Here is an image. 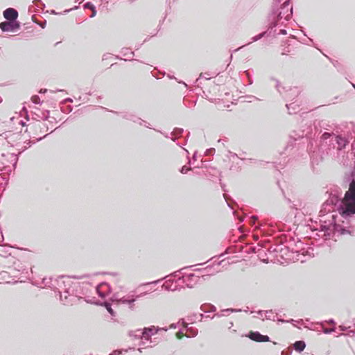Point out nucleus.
Listing matches in <instances>:
<instances>
[{
  "label": "nucleus",
  "mask_w": 355,
  "mask_h": 355,
  "mask_svg": "<svg viewBox=\"0 0 355 355\" xmlns=\"http://www.w3.org/2000/svg\"><path fill=\"white\" fill-rule=\"evenodd\" d=\"M329 198L323 205L320 212L326 211V207L335 206L340 216L344 218H348L355 214V180H353L349 186L348 191L343 197V191L338 186H332L329 191Z\"/></svg>",
  "instance_id": "f257e3e1"
},
{
  "label": "nucleus",
  "mask_w": 355,
  "mask_h": 355,
  "mask_svg": "<svg viewBox=\"0 0 355 355\" xmlns=\"http://www.w3.org/2000/svg\"><path fill=\"white\" fill-rule=\"evenodd\" d=\"M275 10L273 8L272 17V21L270 24V28L279 24H283L284 21H288L293 15V6L291 4H281L277 6Z\"/></svg>",
  "instance_id": "f03ea898"
},
{
  "label": "nucleus",
  "mask_w": 355,
  "mask_h": 355,
  "mask_svg": "<svg viewBox=\"0 0 355 355\" xmlns=\"http://www.w3.org/2000/svg\"><path fill=\"white\" fill-rule=\"evenodd\" d=\"M149 291H145L139 294H135V291H132L126 295H121L119 293H114L112 297L113 302H116L118 304H125L133 311L135 309V302L137 299L145 296Z\"/></svg>",
  "instance_id": "7ed1b4c3"
},
{
  "label": "nucleus",
  "mask_w": 355,
  "mask_h": 355,
  "mask_svg": "<svg viewBox=\"0 0 355 355\" xmlns=\"http://www.w3.org/2000/svg\"><path fill=\"white\" fill-rule=\"evenodd\" d=\"M18 161L17 155L13 153H2L0 155V170L5 173H10L13 171Z\"/></svg>",
  "instance_id": "20e7f679"
},
{
  "label": "nucleus",
  "mask_w": 355,
  "mask_h": 355,
  "mask_svg": "<svg viewBox=\"0 0 355 355\" xmlns=\"http://www.w3.org/2000/svg\"><path fill=\"white\" fill-rule=\"evenodd\" d=\"M276 83L275 87L278 90V92L283 95V92H284V97L286 98V100H293L295 97H297L301 92L300 89L297 87H294L293 88H289L288 89H286V87H282L280 85V83L277 80H275Z\"/></svg>",
  "instance_id": "39448f33"
},
{
  "label": "nucleus",
  "mask_w": 355,
  "mask_h": 355,
  "mask_svg": "<svg viewBox=\"0 0 355 355\" xmlns=\"http://www.w3.org/2000/svg\"><path fill=\"white\" fill-rule=\"evenodd\" d=\"M348 144V141L345 137H343L340 135L333 136L331 137V144L332 149L331 148H329V151H327V154H332V150L336 149L337 151H341L343 149L345 148L347 144Z\"/></svg>",
  "instance_id": "423d86ee"
},
{
  "label": "nucleus",
  "mask_w": 355,
  "mask_h": 355,
  "mask_svg": "<svg viewBox=\"0 0 355 355\" xmlns=\"http://www.w3.org/2000/svg\"><path fill=\"white\" fill-rule=\"evenodd\" d=\"M321 230L322 231L327 232L329 234L331 232H338L340 234H345L349 232L348 230L342 227L340 225H337L336 223L334 224L331 223L329 226L321 225Z\"/></svg>",
  "instance_id": "0eeeda50"
},
{
  "label": "nucleus",
  "mask_w": 355,
  "mask_h": 355,
  "mask_svg": "<svg viewBox=\"0 0 355 355\" xmlns=\"http://www.w3.org/2000/svg\"><path fill=\"white\" fill-rule=\"evenodd\" d=\"M19 22L18 21H8L0 24V28L3 32L14 31L19 28Z\"/></svg>",
  "instance_id": "6e6552de"
},
{
  "label": "nucleus",
  "mask_w": 355,
  "mask_h": 355,
  "mask_svg": "<svg viewBox=\"0 0 355 355\" xmlns=\"http://www.w3.org/2000/svg\"><path fill=\"white\" fill-rule=\"evenodd\" d=\"M161 330L167 331V328L166 327L159 328V327H156L155 326L145 327L144 329V340H147V341L150 340L152 336L155 335L159 331H161Z\"/></svg>",
  "instance_id": "1a4fd4ad"
},
{
  "label": "nucleus",
  "mask_w": 355,
  "mask_h": 355,
  "mask_svg": "<svg viewBox=\"0 0 355 355\" xmlns=\"http://www.w3.org/2000/svg\"><path fill=\"white\" fill-rule=\"evenodd\" d=\"M199 276H196L193 273L189 274L182 277V281L189 288H192L198 282Z\"/></svg>",
  "instance_id": "9d476101"
},
{
  "label": "nucleus",
  "mask_w": 355,
  "mask_h": 355,
  "mask_svg": "<svg viewBox=\"0 0 355 355\" xmlns=\"http://www.w3.org/2000/svg\"><path fill=\"white\" fill-rule=\"evenodd\" d=\"M121 117L123 119L132 121L135 123H138L141 125H145L147 128H150L146 121L142 120L141 119L137 117L136 115H135L132 113L130 112H123L122 113Z\"/></svg>",
  "instance_id": "9b49d317"
},
{
  "label": "nucleus",
  "mask_w": 355,
  "mask_h": 355,
  "mask_svg": "<svg viewBox=\"0 0 355 355\" xmlns=\"http://www.w3.org/2000/svg\"><path fill=\"white\" fill-rule=\"evenodd\" d=\"M3 17L8 21H17L16 19L18 17V12L15 9L9 8L3 11Z\"/></svg>",
  "instance_id": "f8f14e48"
},
{
  "label": "nucleus",
  "mask_w": 355,
  "mask_h": 355,
  "mask_svg": "<svg viewBox=\"0 0 355 355\" xmlns=\"http://www.w3.org/2000/svg\"><path fill=\"white\" fill-rule=\"evenodd\" d=\"M257 228L264 235H272L275 232V227L272 225H260Z\"/></svg>",
  "instance_id": "ddd939ff"
},
{
  "label": "nucleus",
  "mask_w": 355,
  "mask_h": 355,
  "mask_svg": "<svg viewBox=\"0 0 355 355\" xmlns=\"http://www.w3.org/2000/svg\"><path fill=\"white\" fill-rule=\"evenodd\" d=\"M51 278L44 277L41 281L35 280L33 284L40 288L51 287Z\"/></svg>",
  "instance_id": "4468645a"
},
{
  "label": "nucleus",
  "mask_w": 355,
  "mask_h": 355,
  "mask_svg": "<svg viewBox=\"0 0 355 355\" xmlns=\"http://www.w3.org/2000/svg\"><path fill=\"white\" fill-rule=\"evenodd\" d=\"M265 318L266 320H270L272 321H275L276 320H277L279 322H288V320H284L283 319H277V314L275 313L272 310H268L265 311Z\"/></svg>",
  "instance_id": "2eb2a0df"
},
{
  "label": "nucleus",
  "mask_w": 355,
  "mask_h": 355,
  "mask_svg": "<svg viewBox=\"0 0 355 355\" xmlns=\"http://www.w3.org/2000/svg\"><path fill=\"white\" fill-rule=\"evenodd\" d=\"M286 106L287 107L289 114H296L297 112L300 111V105L296 102H293L289 104H286Z\"/></svg>",
  "instance_id": "dca6fc26"
},
{
  "label": "nucleus",
  "mask_w": 355,
  "mask_h": 355,
  "mask_svg": "<svg viewBox=\"0 0 355 355\" xmlns=\"http://www.w3.org/2000/svg\"><path fill=\"white\" fill-rule=\"evenodd\" d=\"M129 336L135 339L144 340V331L143 329H137L129 332Z\"/></svg>",
  "instance_id": "f3484780"
},
{
  "label": "nucleus",
  "mask_w": 355,
  "mask_h": 355,
  "mask_svg": "<svg viewBox=\"0 0 355 355\" xmlns=\"http://www.w3.org/2000/svg\"><path fill=\"white\" fill-rule=\"evenodd\" d=\"M30 128H35L40 130V132H44L48 130L46 124L43 121H37L35 124H29Z\"/></svg>",
  "instance_id": "a211bd4d"
},
{
  "label": "nucleus",
  "mask_w": 355,
  "mask_h": 355,
  "mask_svg": "<svg viewBox=\"0 0 355 355\" xmlns=\"http://www.w3.org/2000/svg\"><path fill=\"white\" fill-rule=\"evenodd\" d=\"M109 288V286L107 284L102 283L95 287V291L100 297H104L105 296V292L103 291L102 290L105 289V288Z\"/></svg>",
  "instance_id": "6ab92c4d"
},
{
  "label": "nucleus",
  "mask_w": 355,
  "mask_h": 355,
  "mask_svg": "<svg viewBox=\"0 0 355 355\" xmlns=\"http://www.w3.org/2000/svg\"><path fill=\"white\" fill-rule=\"evenodd\" d=\"M238 311H241V309H226L221 310L220 312L217 313L216 314H214V316H217V317L220 318L222 316L227 315L230 313L238 312Z\"/></svg>",
  "instance_id": "aec40b11"
},
{
  "label": "nucleus",
  "mask_w": 355,
  "mask_h": 355,
  "mask_svg": "<svg viewBox=\"0 0 355 355\" xmlns=\"http://www.w3.org/2000/svg\"><path fill=\"white\" fill-rule=\"evenodd\" d=\"M186 328V336L188 338H193L197 336L198 334V329L195 327H189L188 325L185 327Z\"/></svg>",
  "instance_id": "412c9836"
},
{
  "label": "nucleus",
  "mask_w": 355,
  "mask_h": 355,
  "mask_svg": "<svg viewBox=\"0 0 355 355\" xmlns=\"http://www.w3.org/2000/svg\"><path fill=\"white\" fill-rule=\"evenodd\" d=\"M248 336L251 340L256 342H261V338H263V335L261 334L259 331H251L249 333Z\"/></svg>",
  "instance_id": "4be33fe9"
},
{
  "label": "nucleus",
  "mask_w": 355,
  "mask_h": 355,
  "mask_svg": "<svg viewBox=\"0 0 355 355\" xmlns=\"http://www.w3.org/2000/svg\"><path fill=\"white\" fill-rule=\"evenodd\" d=\"M60 299L63 302L64 304H68L69 300H68L69 296H70L69 288L65 289L63 293L59 291Z\"/></svg>",
  "instance_id": "5701e85b"
},
{
  "label": "nucleus",
  "mask_w": 355,
  "mask_h": 355,
  "mask_svg": "<svg viewBox=\"0 0 355 355\" xmlns=\"http://www.w3.org/2000/svg\"><path fill=\"white\" fill-rule=\"evenodd\" d=\"M333 136H336L333 133H329V132H324L322 135L321 136V139L323 141V144H322V146L324 145V144H327V140L329 139V145L331 146V137Z\"/></svg>",
  "instance_id": "b1692460"
},
{
  "label": "nucleus",
  "mask_w": 355,
  "mask_h": 355,
  "mask_svg": "<svg viewBox=\"0 0 355 355\" xmlns=\"http://www.w3.org/2000/svg\"><path fill=\"white\" fill-rule=\"evenodd\" d=\"M306 347V343L303 340H298V341H296L294 344H293V348L297 351V352H302Z\"/></svg>",
  "instance_id": "393cba45"
},
{
  "label": "nucleus",
  "mask_w": 355,
  "mask_h": 355,
  "mask_svg": "<svg viewBox=\"0 0 355 355\" xmlns=\"http://www.w3.org/2000/svg\"><path fill=\"white\" fill-rule=\"evenodd\" d=\"M122 54L123 56L126 57V58H125V60H132V58L134 56V52L129 51V49L127 48L123 49L122 50Z\"/></svg>",
  "instance_id": "a878e982"
},
{
  "label": "nucleus",
  "mask_w": 355,
  "mask_h": 355,
  "mask_svg": "<svg viewBox=\"0 0 355 355\" xmlns=\"http://www.w3.org/2000/svg\"><path fill=\"white\" fill-rule=\"evenodd\" d=\"M83 7H84L85 9H89V10H91L92 11V13L90 15V17H94L96 15V10L95 6L92 3L87 2L83 6Z\"/></svg>",
  "instance_id": "bb28decb"
},
{
  "label": "nucleus",
  "mask_w": 355,
  "mask_h": 355,
  "mask_svg": "<svg viewBox=\"0 0 355 355\" xmlns=\"http://www.w3.org/2000/svg\"><path fill=\"white\" fill-rule=\"evenodd\" d=\"M193 317L195 318L194 320H198L199 321H202L203 318L205 317L203 313H196L193 315ZM214 315L211 317V318H214ZM205 318H210V315H208L205 316Z\"/></svg>",
  "instance_id": "cd10ccee"
},
{
  "label": "nucleus",
  "mask_w": 355,
  "mask_h": 355,
  "mask_svg": "<svg viewBox=\"0 0 355 355\" xmlns=\"http://www.w3.org/2000/svg\"><path fill=\"white\" fill-rule=\"evenodd\" d=\"M266 34V32H263L256 36H254L252 38V42H256V41H258L259 40L261 39L263 37H264V35ZM250 42H249L248 44H250Z\"/></svg>",
  "instance_id": "c85d7f7f"
},
{
  "label": "nucleus",
  "mask_w": 355,
  "mask_h": 355,
  "mask_svg": "<svg viewBox=\"0 0 355 355\" xmlns=\"http://www.w3.org/2000/svg\"><path fill=\"white\" fill-rule=\"evenodd\" d=\"M275 6H279L281 4H290V0H275Z\"/></svg>",
  "instance_id": "c756f323"
},
{
  "label": "nucleus",
  "mask_w": 355,
  "mask_h": 355,
  "mask_svg": "<svg viewBox=\"0 0 355 355\" xmlns=\"http://www.w3.org/2000/svg\"><path fill=\"white\" fill-rule=\"evenodd\" d=\"M340 336H349L351 337L355 336V328L352 330H348L346 334H340Z\"/></svg>",
  "instance_id": "7c9ffc66"
},
{
  "label": "nucleus",
  "mask_w": 355,
  "mask_h": 355,
  "mask_svg": "<svg viewBox=\"0 0 355 355\" xmlns=\"http://www.w3.org/2000/svg\"><path fill=\"white\" fill-rule=\"evenodd\" d=\"M33 3L40 8H43L45 6L40 0H34Z\"/></svg>",
  "instance_id": "2f4dec72"
},
{
  "label": "nucleus",
  "mask_w": 355,
  "mask_h": 355,
  "mask_svg": "<svg viewBox=\"0 0 355 355\" xmlns=\"http://www.w3.org/2000/svg\"><path fill=\"white\" fill-rule=\"evenodd\" d=\"M31 100L32 102L35 104H41L40 98L37 95L33 96Z\"/></svg>",
  "instance_id": "473e14b6"
},
{
  "label": "nucleus",
  "mask_w": 355,
  "mask_h": 355,
  "mask_svg": "<svg viewBox=\"0 0 355 355\" xmlns=\"http://www.w3.org/2000/svg\"><path fill=\"white\" fill-rule=\"evenodd\" d=\"M183 131L184 130L182 128H175L172 134H173L174 135H181Z\"/></svg>",
  "instance_id": "72a5a7b5"
},
{
  "label": "nucleus",
  "mask_w": 355,
  "mask_h": 355,
  "mask_svg": "<svg viewBox=\"0 0 355 355\" xmlns=\"http://www.w3.org/2000/svg\"><path fill=\"white\" fill-rule=\"evenodd\" d=\"M335 329L336 328L335 327H333V328H330V329H328V328H324L322 331L324 334H331L334 331H335Z\"/></svg>",
  "instance_id": "f704fd0d"
},
{
  "label": "nucleus",
  "mask_w": 355,
  "mask_h": 355,
  "mask_svg": "<svg viewBox=\"0 0 355 355\" xmlns=\"http://www.w3.org/2000/svg\"><path fill=\"white\" fill-rule=\"evenodd\" d=\"M107 311L112 315H114V311L111 307V305L109 304V303H105V304Z\"/></svg>",
  "instance_id": "c9c22d12"
},
{
  "label": "nucleus",
  "mask_w": 355,
  "mask_h": 355,
  "mask_svg": "<svg viewBox=\"0 0 355 355\" xmlns=\"http://www.w3.org/2000/svg\"><path fill=\"white\" fill-rule=\"evenodd\" d=\"M200 309L202 311L205 312V313H209V306H208V304H202L201 306H200Z\"/></svg>",
  "instance_id": "e433bc0d"
},
{
  "label": "nucleus",
  "mask_w": 355,
  "mask_h": 355,
  "mask_svg": "<svg viewBox=\"0 0 355 355\" xmlns=\"http://www.w3.org/2000/svg\"><path fill=\"white\" fill-rule=\"evenodd\" d=\"M191 168L186 166H184L182 167V168L180 169V172L183 174H185L187 173Z\"/></svg>",
  "instance_id": "4c0bfd02"
},
{
  "label": "nucleus",
  "mask_w": 355,
  "mask_h": 355,
  "mask_svg": "<svg viewBox=\"0 0 355 355\" xmlns=\"http://www.w3.org/2000/svg\"><path fill=\"white\" fill-rule=\"evenodd\" d=\"M166 288L168 289V290H171V291H175L177 290V286L175 285L174 286H173V284H171V286H165Z\"/></svg>",
  "instance_id": "58836bf2"
},
{
  "label": "nucleus",
  "mask_w": 355,
  "mask_h": 355,
  "mask_svg": "<svg viewBox=\"0 0 355 355\" xmlns=\"http://www.w3.org/2000/svg\"><path fill=\"white\" fill-rule=\"evenodd\" d=\"M257 220H258V217L253 216L250 218V223H252V225H254Z\"/></svg>",
  "instance_id": "ea45409f"
},
{
  "label": "nucleus",
  "mask_w": 355,
  "mask_h": 355,
  "mask_svg": "<svg viewBox=\"0 0 355 355\" xmlns=\"http://www.w3.org/2000/svg\"><path fill=\"white\" fill-rule=\"evenodd\" d=\"M295 141H296L295 139L291 140L288 142V146H286V149H288L289 147H293Z\"/></svg>",
  "instance_id": "a19ab883"
},
{
  "label": "nucleus",
  "mask_w": 355,
  "mask_h": 355,
  "mask_svg": "<svg viewBox=\"0 0 355 355\" xmlns=\"http://www.w3.org/2000/svg\"><path fill=\"white\" fill-rule=\"evenodd\" d=\"M338 329H339L340 331H348L349 327H345V326H343V325H340V326L338 327Z\"/></svg>",
  "instance_id": "79ce46f5"
},
{
  "label": "nucleus",
  "mask_w": 355,
  "mask_h": 355,
  "mask_svg": "<svg viewBox=\"0 0 355 355\" xmlns=\"http://www.w3.org/2000/svg\"><path fill=\"white\" fill-rule=\"evenodd\" d=\"M208 306L209 309V312H214L216 310V307L214 305L208 304Z\"/></svg>",
  "instance_id": "37998d69"
},
{
  "label": "nucleus",
  "mask_w": 355,
  "mask_h": 355,
  "mask_svg": "<svg viewBox=\"0 0 355 355\" xmlns=\"http://www.w3.org/2000/svg\"><path fill=\"white\" fill-rule=\"evenodd\" d=\"M270 341V338L268 336L263 335V338H261V342H268Z\"/></svg>",
  "instance_id": "c03bdc74"
},
{
  "label": "nucleus",
  "mask_w": 355,
  "mask_h": 355,
  "mask_svg": "<svg viewBox=\"0 0 355 355\" xmlns=\"http://www.w3.org/2000/svg\"><path fill=\"white\" fill-rule=\"evenodd\" d=\"M257 314L259 315V318L265 317V311H257Z\"/></svg>",
  "instance_id": "a18cd8bd"
},
{
  "label": "nucleus",
  "mask_w": 355,
  "mask_h": 355,
  "mask_svg": "<svg viewBox=\"0 0 355 355\" xmlns=\"http://www.w3.org/2000/svg\"><path fill=\"white\" fill-rule=\"evenodd\" d=\"M277 34L286 35V31L285 29H281Z\"/></svg>",
  "instance_id": "49530a36"
},
{
  "label": "nucleus",
  "mask_w": 355,
  "mask_h": 355,
  "mask_svg": "<svg viewBox=\"0 0 355 355\" xmlns=\"http://www.w3.org/2000/svg\"><path fill=\"white\" fill-rule=\"evenodd\" d=\"M282 355H291V351L289 352H282Z\"/></svg>",
  "instance_id": "de8ad7c7"
},
{
  "label": "nucleus",
  "mask_w": 355,
  "mask_h": 355,
  "mask_svg": "<svg viewBox=\"0 0 355 355\" xmlns=\"http://www.w3.org/2000/svg\"><path fill=\"white\" fill-rule=\"evenodd\" d=\"M327 322H328L329 324H333V325H335V324H336L335 321H334L333 319H330V320H329L327 321Z\"/></svg>",
  "instance_id": "09e8293b"
},
{
  "label": "nucleus",
  "mask_w": 355,
  "mask_h": 355,
  "mask_svg": "<svg viewBox=\"0 0 355 355\" xmlns=\"http://www.w3.org/2000/svg\"><path fill=\"white\" fill-rule=\"evenodd\" d=\"M225 141H226L225 140L221 139L218 140V143H221L223 146L225 145Z\"/></svg>",
  "instance_id": "8fccbe9b"
},
{
  "label": "nucleus",
  "mask_w": 355,
  "mask_h": 355,
  "mask_svg": "<svg viewBox=\"0 0 355 355\" xmlns=\"http://www.w3.org/2000/svg\"><path fill=\"white\" fill-rule=\"evenodd\" d=\"M223 196H224V198H225V199L226 202H227L228 206H229V207H230V204H229V202H228L227 196L225 193H224V195H223Z\"/></svg>",
  "instance_id": "3c124183"
},
{
  "label": "nucleus",
  "mask_w": 355,
  "mask_h": 355,
  "mask_svg": "<svg viewBox=\"0 0 355 355\" xmlns=\"http://www.w3.org/2000/svg\"><path fill=\"white\" fill-rule=\"evenodd\" d=\"M170 328H171V329H175V328H176V324H171L170 325Z\"/></svg>",
  "instance_id": "603ef678"
},
{
  "label": "nucleus",
  "mask_w": 355,
  "mask_h": 355,
  "mask_svg": "<svg viewBox=\"0 0 355 355\" xmlns=\"http://www.w3.org/2000/svg\"><path fill=\"white\" fill-rule=\"evenodd\" d=\"M47 92V89H42L40 91V93H45V92Z\"/></svg>",
  "instance_id": "864d4df0"
},
{
  "label": "nucleus",
  "mask_w": 355,
  "mask_h": 355,
  "mask_svg": "<svg viewBox=\"0 0 355 355\" xmlns=\"http://www.w3.org/2000/svg\"><path fill=\"white\" fill-rule=\"evenodd\" d=\"M211 269H212V268H211H211L207 267V268H205V270H207V272H210V270H211Z\"/></svg>",
  "instance_id": "5fc2aeb1"
},
{
  "label": "nucleus",
  "mask_w": 355,
  "mask_h": 355,
  "mask_svg": "<svg viewBox=\"0 0 355 355\" xmlns=\"http://www.w3.org/2000/svg\"><path fill=\"white\" fill-rule=\"evenodd\" d=\"M179 83H182L186 87H187V85L183 81H178Z\"/></svg>",
  "instance_id": "6e6d98bb"
},
{
  "label": "nucleus",
  "mask_w": 355,
  "mask_h": 355,
  "mask_svg": "<svg viewBox=\"0 0 355 355\" xmlns=\"http://www.w3.org/2000/svg\"><path fill=\"white\" fill-rule=\"evenodd\" d=\"M168 77L169 78H171V79H172V78H175V79H176L174 76H171V75H169V74L168 75Z\"/></svg>",
  "instance_id": "4d7b16f0"
},
{
  "label": "nucleus",
  "mask_w": 355,
  "mask_h": 355,
  "mask_svg": "<svg viewBox=\"0 0 355 355\" xmlns=\"http://www.w3.org/2000/svg\"><path fill=\"white\" fill-rule=\"evenodd\" d=\"M180 334H182V331H180L177 334V336H178V338H180Z\"/></svg>",
  "instance_id": "13d9d810"
},
{
  "label": "nucleus",
  "mask_w": 355,
  "mask_h": 355,
  "mask_svg": "<svg viewBox=\"0 0 355 355\" xmlns=\"http://www.w3.org/2000/svg\"><path fill=\"white\" fill-rule=\"evenodd\" d=\"M219 271L218 269H214V271H212V272H218Z\"/></svg>",
  "instance_id": "bf43d9fd"
},
{
  "label": "nucleus",
  "mask_w": 355,
  "mask_h": 355,
  "mask_svg": "<svg viewBox=\"0 0 355 355\" xmlns=\"http://www.w3.org/2000/svg\"><path fill=\"white\" fill-rule=\"evenodd\" d=\"M223 261H224V260H223V261H221L218 262V263H217V266H219L222 263V262H223Z\"/></svg>",
  "instance_id": "052dcab7"
},
{
  "label": "nucleus",
  "mask_w": 355,
  "mask_h": 355,
  "mask_svg": "<svg viewBox=\"0 0 355 355\" xmlns=\"http://www.w3.org/2000/svg\"><path fill=\"white\" fill-rule=\"evenodd\" d=\"M46 135H44V136L43 137V138H44V137H45ZM41 139H42V137H40V138H38L37 140V141H40Z\"/></svg>",
  "instance_id": "680f3d73"
},
{
  "label": "nucleus",
  "mask_w": 355,
  "mask_h": 355,
  "mask_svg": "<svg viewBox=\"0 0 355 355\" xmlns=\"http://www.w3.org/2000/svg\"><path fill=\"white\" fill-rule=\"evenodd\" d=\"M65 101H69V102H72V100L71 98H67Z\"/></svg>",
  "instance_id": "e2e57ef3"
},
{
  "label": "nucleus",
  "mask_w": 355,
  "mask_h": 355,
  "mask_svg": "<svg viewBox=\"0 0 355 355\" xmlns=\"http://www.w3.org/2000/svg\"><path fill=\"white\" fill-rule=\"evenodd\" d=\"M45 24H46V21H44V24H40V26H41L42 28H44V27Z\"/></svg>",
  "instance_id": "0e129e2a"
},
{
  "label": "nucleus",
  "mask_w": 355,
  "mask_h": 355,
  "mask_svg": "<svg viewBox=\"0 0 355 355\" xmlns=\"http://www.w3.org/2000/svg\"><path fill=\"white\" fill-rule=\"evenodd\" d=\"M69 282H70V280H69V279H67V282L63 281V283H64V284H65V283L69 284Z\"/></svg>",
  "instance_id": "69168bd1"
},
{
  "label": "nucleus",
  "mask_w": 355,
  "mask_h": 355,
  "mask_svg": "<svg viewBox=\"0 0 355 355\" xmlns=\"http://www.w3.org/2000/svg\"><path fill=\"white\" fill-rule=\"evenodd\" d=\"M352 85L355 89V84L352 83Z\"/></svg>",
  "instance_id": "338daca9"
},
{
  "label": "nucleus",
  "mask_w": 355,
  "mask_h": 355,
  "mask_svg": "<svg viewBox=\"0 0 355 355\" xmlns=\"http://www.w3.org/2000/svg\"><path fill=\"white\" fill-rule=\"evenodd\" d=\"M23 110L27 113L26 109L25 107L23 108Z\"/></svg>",
  "instance_id": "774afa93"
}]
</instances>
